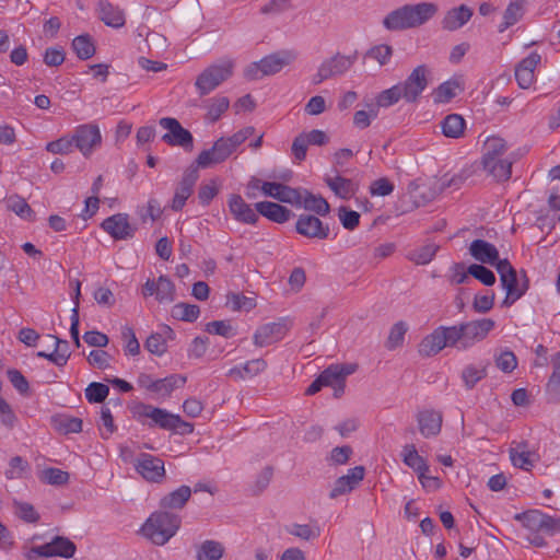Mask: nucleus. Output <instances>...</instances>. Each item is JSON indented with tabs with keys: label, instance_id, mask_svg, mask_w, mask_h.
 Here are the masks:
<instances>
[{
	"label": "nucleus",
	"instance_id": "obj_28",
	"mask_svg": "<svg viewBox=\"0 0 560 560\" xmlns=\"http://www.w3.org/2000/svg\"><path fill=\"white\" fill-rule=\"evenodd\" d=\"M482 168L488 175L492 176L494 180L501 183L506 182L512 175L513 160L509 158H498L489 161H481Z\"/></svg>",
	"mask_w": 560,
	"mask_h": 560
},
{
	"label": "nucleus",
	"instance_id": "obj_18",
	"mask_svg": "<svg viewBox=\"0 0 560 560\" xmlns=\"http://www.w3.org/2000/svg\"><path fill=\"white\" fill-rule=\"evenodd\" d=\"M141 293L144 298L154 295L160 303H172L176 298L175 285L166 276H160L158 280L148 279Z\"/></svg>",
	"mask_w": 560,
	"mask_h": 560
},
{
	"label": "nucleus",
	"instance_id": "obj_48",
	"mask_svg": "<svg viewBox=\"0 0 560 560\" xmlns=\"http://www.w3.org/2000/svg\"><path fill=\"white\" fill-rule=\"evenodd\" d=\"M439 246L427 244L409 253L408 258L417 265H427L435 256Z\"/></svg>",
	"mask_w": 560,
	"mask_h": 560
},
{
	"label": "nucleus",
	"instance_id": "obj_10",
	"mask_svg": "<svg viewBox=\"0 0 560 560\" xmlns=\"http://www.w3.org/2000/svg\"><path fill=\"white\" fill-rule=\"evenodd\" d=\"M159 125L167 130V132L162 136L163 142L171 147H180L187 152L192 151L194 137L176 118L163 117L159 120Z\"/></svg>",
	"mask_w": 560,
	"mask_h": 560
},
{
	"label": "nucleus",
	"instance_id": "obj_35",
	"mask_svg": "<svg viewBox=\"0 0 560 560\" xmlns=\"http://www.w3.org/2000/svg\"><path fill=\"white\" fill-rule=\"evenodd\" d=\"M466 122L458 114H450L441 121L442 133L447 138L457 139L464 135Z\"/></svg>",
	"mask_w": 560,
	"mask_h": 560
},
{
	"label": "nucleus",
	"instance_id": "obj_25",
	"mask_svg": "<svg viewBox=\"0 0 560 560\" xmlns=\"http://www.w3.org/2000/svg\"><path fill=\"white\" fill-rule=\"evenodd\" d=\"M469 253L477 261L491 265L495 268L502 260L499 258L498 248L485 240L478 238L472 241L469 246Z\"/></svg>",
	"mask_w": 560,
	"mask_h": 560
},
{
	"label": "nucleus",
	"instance_id": "obj_63",
	"mask_svg": "<svg viewBox=\"0 0 560 560\" xmlns=\"http://www.w3.org/2000/svg\"><path fill=\"white\" fill-rule=\"evenodd\" d=\"M272 467L266 466L265 468H262V470L257 475L256 480L252 486V492L256 495L264 492L268 488L272 479Z\"/></svg>",
	"mask_w": 560,
	"mask_h": 560
},
{
	"label": "nucleus",
	"instance_id": "obj_11",
	"mask_svg": "<svg viewBox=\"0 0 560 560\" xmlns=\"http://www.w3.org/2000/svg\"><path fill=\"white\" fill-rule=\"evenodd\" d=\"M292 327V320L289 317H281L277 322L267 323L259 326L253 341L257 347H266L281 340Z\"/></svg>",
	"mask_w": 560,
	"mask_h": 560
},
{
	"label": "nucleus",
	"instance_id": "obj_24",
	"mask_svg": "<svg viewBox=\"0 0 560 560\" xmlns=\"http://www.w3.org/2000/svg\"><path fill=\"white\" fill-rule=\"evenodd\" d=\"M417 421L420 433L429 439L436 436L441 432L443 416L440 411L425 409L417 415Z\"/></svg>",
	"mask_w": 560,
	"mask_h": 560
},
{
	"label": "nucleus",
	"instance_id": "obj_39",
	"mask_svg": "<svg viewBox=\"0 0 560 560\" xmlns=\"http://www.w3.org/2000/svg\"><path fill=\"white\" fill-rule=\"evenodd\" d=\"M510 458L512 464L521 469L530 470L534 466V453L526 450L525 444H520L515 448L510 450Z\"/></svg>",
	"mask_w": 560,
	"mask_h": 560
},
{
	"label": "nucleus",
	"instance_id": "obj_56",
	"mask_svg": "<svg viewBox=\"0 0 560 560\" xmlns=\"http://www.w3.org/2000/svg\"><path fill=\"white\" fill-rule=\"evenodd\" d=\"M74 149V142L71 136L61 137L55 141H50L46 145V150L54 154H68Z\"/></svg>",
	"mask_w": 560,
	"mask_h": 560
},
{
	"label": "nucleus",
	"instance_id": "obj_55",
	"mask_svg": "<svg viewBox=\"0 0 560 560\" xmlns=\"http://www.w3.org/2000/svg\"><path fill=\"white\" fill-rule=\"evenodd\" d=\"M392 56L393 48L385 44L373 46L365 54V57L376 60L380 66L387 65Z\"/></svg>",
	"mask_w": 560,
	"mask_h": 560
},
{
	"label": "nucleus",
	"instance_id": "obj_36",
	"mask_svg": "<svg viewBox=\"0 0 560 560\" xmlns=\"http://www.w3.org/2000/svg\"><path fill=\"white\" fill-rule=\"evenodd\" d=\"M302 190V206L305 210L313 211L318 215H326L329 213L330 207L325 198L315 196L306 189Z\"/></svg>",
	"mask_w": 560,
	"mask_h": 560
},
{
	"label": "nucleus",
	"instance_id": "obj_62",
	"mask_svg": "<svg viewBox=\"0 0 560 560\" xmlns=\"http://www.w3.org/2000/svg\"><path fill=\"white\" fill-rule=\"evenodd\" d=\"M8 378L12 386L21 394L28 395L30 393V384L25 376L15 369H9L7 371Z\"/></svg>",
	"mask_w": 560,
	"mask_h": 560
},
{
	"label": "nucleus",
	"instance_id": "obj_57",
	"mask_svg": "<svg viewBox=\"0 0 560 560\" xmlns=\"http://www.w3.org/2000/svg\"><path fill=\"white\" fill-rule=\"evenodd\" d=\"M14 512L18 517L26 523H36L39 520V514L35 508L27 502L14 501Z\"/></svg>",
	"mask_w": 560,
	"mask_h": 560
},
{
	"label": "nucleus",
	"instance_id": "obj_29",
	"mask_svg": "<svg viewBox=\"0 0 560 560\" xmlns=\"http://www.w3.org/2000/svg\"><path fill=\"white\" fill-rule=\"evenodd\" d=\"M256 211L268 220L276 223H284L292 215V211L279 203L260 201L255 205Z\"/></svg>",
	"mask_w": 560,
	"mask_h": 560
},
{
	"label": "nucleus",
	"instance_id": "obj_14",
	"mask_svg": "<svg viewBox=\"0 0 560 560\" xmlns=\"http://www.w3.org/2000/svg\"><path fill=\"white\" fill-rule=\"evenodd\" d=\"M355 370L357 364H331L319 376L325 386L334 389V397L339 398L345 393L347 376L353 374Z\"/></svg>",
	"mask_w": 560,
	"mask_h": 560
},
{
	"label": "nucleus",
	"instance_id": "obj_19",
	"mask_svg": "<svg viewBox=\"0 0 560 560\" xmlns=\"http://www.w3.org/2000/svg\"><path fill=\"white\" fill-rule=\"evenodd\" d=\"M261 191L264 195L281 202L290 203L298 208L302 206L301 188H292L276 182H265L261 186Z\"/></svg>",
	"mask_w": 560,
	"mask_h": 560
},
{
	"label": "nucleus",
	"instance_id": "obj_9",
	"mask_svg": "<svg viewBox=\"0 0 560 560\" xmlns=\"http://www.w3.org/2000/svg\"><path fill=\"white\" fill-rule=\"evenodd\" d=\"M355 61V54L351 56H345L339 52L330 58L323 60L317 69V72L312 78L313 84H319L325 80L345 74L351 69Z\"/></svg>",
	"mask_w": 560,
	"mask_h": 560
},
{
	"label": "nucleus",
	"instance_id": "obj_40",
	"mask_svg": "<svg viewBox=\"0 0 560 560\" xmlns=\"http://www.w3.org/2000/svg\"><path fill=\"white\" fill-rule=\"evenodd\" d=\"M508 150L506 142L500 137L488 138L485 142L483 154L481 161H491L498 158H505L504 154Z\"/></svg>",
	"mask_w": 560,
	"mask_h": 560
},
{
	"label": "nucleus",
	"instance_id": "obj_46",
	"mask_svg": "<svg viewBox=\"0 0 560 560\" xmlns=\"http://www.w3.org/2000/svg\"><path fill=\"white\" fill-rule=\"evenodd\" d=\"M230 100L226 96H215L209 100L207 118L211 122L220 119L223 113L229 109Z\"/></svg>",
	"mask_w": 560,
	"mask_h": 560
},
{
	"label": "nucleus",
	"instance_id": "obj_4",
	"mask_svg": "<svg viewBox=\"0 0 560 560\" xmlns=\"http://www.w3.org/2000/svg\"><path fill=\"white\" fill-rule=\"evenodd\" d=\"M177 514L159 511L152 513L141 527L142 535L156 546L165 545L180 527Z\"/></svg>",
	"mask_w": 560,
	"mask_h": 560
},
{
	"label": "nucleus",
	"instance_id": "obj_30",
	"mask_svg": "<svg viewBox=\"0 0 560 560\" xmlns=\"http://www.w3.org/2000/svg\"><path fill=\"white\" fill-rule=\"evenodd\" d=\"M173 337H174L173 329L170 326L164 325L162 327L161 332H153L147 338V340L144 342V348L150 353L161 357L167 350L166 338H173Z\"/></svg>",
	"mask_w": 560,
	"mask_h": 560
},
{
	"label": "nucleus",
	"instance_id": "obj_32",
	"mask_svg": "<svg viewBox=\"0 0 560 560\" xmlns=\"http://www.w3.org/2000/svg\"><path fill=\"white\" fill-rule=\"evenodd\" d=\"M325 183L341 199H350L357 192V185L349 178L342 176L326 177Z\"/></svg>",
	"mask_w": 560,
	"mask_h": 560
},
{
	"label": "nucleus",
	"instance_id": "obj_15",
	"mask_svg": "<svg viewBox=\"0 0 560 560\" xmlns=\"http://www.w3.org/2000/svg\"><path fill=\"white\" fill-rule=\"evenodd\" d=\"M101 226L116 241L131 240L137 232V226L129 222L127 213L113 214L106 218Z\"/></svg>",
	"mask_w": 560,
	"mask_h": 560
},
{
	"label": "nucleus",
	"instance_id": "obj_8",
	"mask_svg": "<svg viewBox=\"0 0 560 560\" xmlns=\"http://www.w3.org/2000/svg\"><path fill=\"white\" fill-rule=\"evenodd\" d=\"M77 551L75 544L65 536H55L49 542L25 549L24 557L27 560H36L39 557L72 558Z\"/></svg>",
	"mask_w": 560,
	"mask_h": 560
},
{
	"label": "nucleus",
	"instance_id": "obj_42",
	"mask_svg": "<svg viewBox=\"0 0 560 560\" xmlns=\"http://www.w3.org/2000/svg\"><path fill=\"white\" fill-rule=\"evenodd\" d=\"M487 376V365L476 366L475 364L466 365L462 371V381L466 389H472L477 383Z\"/></svg>",
	"mask_w": 560,
	"mask_h": 560
},
{
	"label": "nucleus",
	"instance_id": "obj_16",
	"mask_svg": "<svg viewBox=\"0 0 560 560\" xmlns=\"http://www.w3.org/2000/svg\"><path fill=\"white\" fill-rule=\"evenodd\" d=\"M198 170L199 167L195 163H192L185 170L183 178L177 185L174 197L172 199V210H182L186 203V200L191 196L195 184L199 178Z\"/></svg>",
	"mask_w": 560,
	"mask_h": 560
},
{
	"label": "nucleus",
	"instance_id": "obj_52",
	"mask_svg": "<svg viewBox=\"0 0 560 560\" xmlns=\"http://www.w3.org/2000/svg\"><path fill=\"white\" fill-rule=\"evenodd\" d=\"M408 330V326L404 322L396 323L389 331L387 341H386V348L388 350H394L398 347H400L404 342L405 335Z\"/></svg>",
	"mask_w": 560,
	"mask_h": 560
},
{
	"label": "nucleus",
	"instance_id": "obj_5",
	"mask_svg": "<svg viewBox=\"0 0 560 560\" xmlns=\"http://www.w3.org/2000/svg\"><path fill=\"white\" fill-rule=\"evenodd\" d=\"M296 58L298 54L292 49L278 50L265 56L259 61L247 65L244 69V77L249 81H256L267 75H273L291 65Z\"/></svg>",
	"mask_w": 560,
	"mask_h": 560
},
{
	"label": "nucleus",
	"instance_id": "obj_64",
	"mask_svg": "<svg viewBox=\"0 0 560 560\" xmlns=\"http://www.w3.org/2000/svg\"><path fill=\"white\" fill-rule=\"evenodd\" d=\"M547 392L553 397L560 396V353L559 360L553 364V371L547 383Z\"/></svg>",
	"mask_w": 560,
	"mask_h": 560
},
{
	"label": "nucleus",
	"instance_id": "obj_26",
	"mask_svg": "<svg viewBox=\"0 0 560 560\" xmlns=\"http://www.w3.org/2000/svg\"><path fill=\"white\" fill-rule=\"evenodd\" d=\"M98 18L107 26L120 28L125 25V13L117 5H114L108 0L97 1Z\"/></svg>",
	"mask_w": 560,
	"mask_h": 560
},
{
	"label": "nucleus",
	"instance_id": "obj_51",
	"mask_svg": "<svg viewBox=\"0 0 560 560\" xmlns=\"http://www.w3.org/2000/svg\"><path fill=\"white\" fill-rule=\"evenodd\" d=\"M69 474L59 468L49 467L42 471L40 480L47 485L63 486L69 481Z\"/></svg>",
	"mask_w": 560,
	"mask_h": 560
},
{
	"label": "nucleus",
	"instance_id": "obj_17",
	"mask_svg": "<svg viewBox=\"0 0 560 560\" xmlns=\"http://www.w3.org/2000/svg\"><path fill=\"white\" fill-rule=\"evenodd\" d=\"M233 152L235 151L225 140V137H221L210 149L203 150L198 154L195 164L199 168H208L213 164L223 163L232 155Z\"/></svg>",
	"mask_w": 560,
	"mask_h": 560
},
{
	"label": "nucleus",
	"instance_id": "obj_7",
	"mask_svg": "<svg viewBox=\"0 0 560 560\" xmlns=\"http://www.w3.org/2000/svg\"><path fill=\"white\" fill-rule=\"evenodd\" d=\"M234 61L223 59L205 68L196 78L195 88L199 96H206L233 75Z\"/></svg>",
	"mask_w": 560,
	"mask_h": 560
},
{
	"label": "nucleus",
	"instance_id": "obj_3",
	"mask_svg": "<svg viewBox=\"0 0 560 560\" xmlns=\"http://www.w3.org/2000/svg\"><path fill=\"white\" fill-rule=\"evenodd\" d=\"M136 413L139 421L149 428H160L179 434H190L194 431V425L184 421L180 416L152 405L140 404Z\"/></svg>",
	"mask_w": 560,
	"mask_h": 560
},
{
	"label": "nucleus",
	"instance_id": "obj_50",
	"mask_svg": "<svg viewBox=\"0 0 560 560\" xmlns=\"http://www.w3.org/2000/svg\"><path fill=\"white\" fill-rule=\"evenodd\" d=\"M404 98V95L400 90V85L395 84L392 88L382 91L376 96V106L377 107H389L399 102V100Z\"/></svg>",
	"mask_w": 560,
	"mask_h": 560
},
{
	"label": "nucleus",
	"instance_id": "obj_38",
	"mask_svg": "<svg viewBox=\"0 0 560 560\" xmlns=\"http://www.w3.org/2000/svg\"><path fill=\"white\" fill-rule=\"evenodd\" d=\"M72 49L81 60L92 58L96 51L93 38L89 34H82L73 38Z\"/></svg>",
	"mask_w": 560,
	"mask_h": 560
},
{
	"label": "nucleus",
	"instance_id": "obj_61",
	"mask_svg": "<svg viewBox=\"0 0 560 560\" xmlns=\"http://www.w3.org/2000/svg\"><path fill=\"white\" fill-rule=\"evenodd\" d=\"M206 331L222 336L224 338H231L235 336V330L229 320H213L206 325Z\"/></svg>",
	"mask_w": 560,
	"mask_h": 560
},
{
	"label": "nucleus",
	"instance_id": "obj_34",
	"mask_svg": "<svg viewBox=\"0 0 560 560\" xmlns=\"http://www.w3.org/2000/svg\"><path fill=\"white\" fill-rule=\"evenodd\" d=\"M224 551V546L220 541L208 539L197 547L196 560H220Z\"/></svg>",
	"mask_w": 560,
	"mask_h": 560
},
{
	"label": "nucleus",
	"instance_id": "obj_49",
	"mask_svg": "<svg viewBox=\"0 0 560 560\" xmlns=\"http://www.w3.org/2000/svg\"><path fill=\"white\" fill-rule=\"evenodd\" d=\"M109 394V387L103 383L92 382L85 388V398L91 404L103 402Z\"/></svg>",
	"mask_w": 560,
	"mask_h": 560
},
{
	"label": "nucleus",
	"instance_id": "obj_2",
	"mask_svg": "<svg viewBox=\"0 0 560 560\" xmlns=\"http://www.w3.org/2000/svg\"><path fill=\"white\" fill-rule=\"evenodd\" d=\"M438 11V5L432 2L405 4L390 11L384 18L383 26L388 31H404L420 27L430 21Z\"/></svg>",
	"mask_w": 560,
	"mask_h": 560
},
{
	"label": "nucleus",
	"instance_id": "obj_1",
	"mask_svg": "<svg viewBox=\"0 0 560 560\" xmlns=\"http://www.w3.org/2000/svg\"><path fill=\"white\" fill-rule=\"evenodd\" d=\"M495 327L491 318H480L453 326H439L419 343L418 352L423 358L438 354L444 348L466 351L487 338Z\"/></svg>",
	"mask_w": 560,
	"mask_h": 560
},
{
	"label": "nucleus",
	"instance_id": "obj_33",
	"mask_svg": "<svg viewBox=\"0 0 560 560\" xmlns=\"http://www.w3.org/2000/svg\"><path fill=\"white\" fill-rule=\"evenodd\" d=\"M524 4L525 0H514L509 3L503 13V21L498 26V31L500 33H503L522 19V16L524 15Z\"/></svg>",
	"mask_w": 560,
	"mask_h": 560
},
{
	"label": "nucleus",
	"instance_id": "obj_41",
	"mask_svg": "<svg viewBox=\"0 0 560 560\" xmlns=\"http://www.w3.org/2000/svg\"><path fill=\"white\" fill-rule=\"evenodd\" d=\"M200 308L196 304L179 302L172 307L171 315L177 320L194 323L198 319Z\"/></svg>",
	"mask_w": 560,
	"mask_h": 560
},
{
	"label": "nucleus",
	"instance_id": "obj_6",
	"mask_svg": "<svg viewBox=\"0 0 560 560\" xmlns=\"http://www.w3.org/2000/svg\"><path fill=\"white\" fill-rule=\"evenodd\" d=\"M497 271L500 276L501 285L506 291L502 306L510 307L527 292L529 279L524 270L518 276L506 258L498 264Z\"/></svg>",
	"mask_w": 560,
	"mask_h": 560
},
{
	"label": "nucleus",
	"instance_id": "obj_20",
	"mask_svg": "<svg viewBox=\"0 0 560 560\" xmlns=\"http://www.w3.org/2000/svg\"><path fill=\"white\" fill-rule=\"evenodd\" d=\"M135 468L145 480L160 482L164 475V462L151 454L142 453L136 459Z\"/></svg>",
	"mask_w": 560,
	"mask_h": 560
},
{
	"label": "nucleus",
	"instance_id": "obj_21",
	"mask_svg": "<svg viewBox=\"0 0 560 560\" xmlns=\"http://www.w3.org/2000/svg\"><path fill=\"white\" fill-rule=\"evenodd\" d=\"M295 230L305 237L317 240H326L330 232L328 224L311 214H301L295 223Z\"/></svg>",
	"mask_w": 560,
	"mask_h": 560
},
{
	"label": "nucleus",
	"instance_id": "obj_59",
	"mask_svg": "<svg viewBox=\"0 0 560 560\" xmlns=\"http://www.w3.org/2000/svg\"><path fill=\"white\" fill-rule=\"evenodd\" d=\"M287 532L304 540H310L319 536V528L308 524H292L287 527Z\"/></svg>",
	"mask_w": 560,
	"mask_h": 560
},
{
	"label": "nucleus",
	"instance_id": "obj_12",
	"mask_svg": "<svg viewBox=\"0 0 560 560\" xmlns=\"http://www.w3.org/2000/svg\"><path fill=\"white\" fill-rule=\"evenodd\" d=\"M429 69L425 65L416 67L412 72L407 77L404 82L398 83L400 85L404 100L407 103H416L422 92L427 89Z\"/></svg>",
	"mask_w": 560,
	"mask_h": 560
},
{
	"label": "nucleus",
	"instance_id": "obj_22",
	"mask_svg": "<svg viewBox=\"0 0 560 560\" xmlns=\"http://www.w3.org/2000/svg\"><path fill=\"white\" fill-rule=\"evenodd\" d=\"M401 457L405 465L413 469L418 474V478L423 487H427L425 480L438 481L436 477L427 476L429 466L425 459L418 454L413 444H406L401 451Z\"/></svg>",
	"mask_w": 560,
	"mask_h": 560
},
{
	"label": "nucleus",
	"instance_id": "obj_27",
	"mask_svg": "<svg viewBox=\"0 0 560 560\" xmlns=\"http://www.w3.org/2000/svg\"><path fill=\"white\" fill-rule=\"evenodd\" d=\"M472 10L466 4L448 10L441 24L446 31L453 32L463 27L472 16Z\"/></svg>",
	"mask_w": 560,
	"mask_h": 560
},
{
	"label": "nucleus",
	"instance_id": "obj_45",
	"mask_svg": "<svg viewBox=\"0 0 560 560\" xmlns=\"http://www.w3.org/2000/svg\"><path fill=\"white\" fill-rule=\"evenodd\" d=\"M136 213L140 218V220L145 223L148 220L155 221L158 220L162 213V207L158 199L150 198L145 206L137 207Z\"/></svg>",
	"mask_w": 560,
	"mask_h": 560
},
{
	"label": "nucleus",
	"instance_id": "obj_23",
	"mask_svg": "<svg viewBox=\"0 0 560 560\" xmlns=\"http://www.w3.org/2000/svg\"><path fill=\"white\" fill-rule=\"evenodd\" d=\"M228 206L234 219L245 224H255L258 221V212L253 209L242 196L232 194L229 197Z\"/></svg>",
	"mask_w": 560,
	"mask_h": 560
},
{
	"label": "nucleus",
	"instance_id": "obj_43",
	"mask_svg": "<svg viewBox=\"0 0 560 560\" xmlns=\"http://www.w3.org/2000/svg\"><path fill=\"white\" fill-rule=\"evenodd\" d=\"M516 520L523 523V526L533 533L542 532L544 513L539 510H529L521 514H516Z\"/></svg>",
	"mask_w": 560,
	"mask_h": 560
},
{
	"label": "nucleus",
	"instance_id": "obj_54",
	"mask_svg": "<svg viewBox=\"0 0 560 560\" xmlns=\"http://www.w3.org/2000/svg\"><path fill=\"white\" fill-rule=\"evenodd\" d=\"M468 273L487 287L495 283L494 273L481 264H472L468 267Z\"/></svg>",
	"mask_w": 560,
	"mask_h": 560
},
{
	"label": "nucleus",
	"instance_id": "obj_58",
	"mask_svg": "<svg viewBox=\"0 0 560 560\" xmlns=\"http://www.w3.org/2000/svg\"><path fill=\"white\" fill-rule=\"evenodd\" d=\"M457 82L446 81L441 83L434 91V101L438 103H447L456 96Z\"/></svg>",
	"mask_w": 560,
	"mask_h": 560
},
{
	"label": "nucleus",
	"instance_id": "obj_60",
	"mask_svg": "<svg viewBox=\"0 0 560 560\" xmlns=\"http://www.w3.org/2000/svg\"><path fill=\"white\" fill-rule=\"evenodd\" d=\"M228 306L233 311H250L256 306L255 299L245 296L243 294L228 295Z\"/></svg>",
	"mask_w": 560,
	"mask_h": 560
},
{
	"label": "nucleus",
	"instance_id": "obj_13",
	"mask_svg": "<svg viewBox=\"0 0 560 560\" xmlns=\"http://www.w3.org/2000/svg\"><path fill=\"white\" fill-rule=\"evenodd\" d=\"M72 139L74 148H77L85 158L90 156L102 143L100 128L94 124L78 126L72 133Z\"/></svg>",
	"mask_w": 560,
	"mask_h": 560
},
{
	"label": "nucleus",
	"instance_id": "obj_53",
	"mask_svg": "<svg viewBox=\"0 0 560 560\" xmlns=\"http://www.w3.org/2000/svg\"><path fill=\"white\" fill-rule=\"evenodd\" d=\"M30 469V464L21 456H14L9 462V468L5 470V477L8 479H20L23 478L26 471Z\"/></svg>",
	"mask_w": 560,
	"mask_h": 560
},
{
	"label": "nucleus",
	"instance_id": "obj_37",
	"mask_svg": "<svg viewBox=\"0 0 560 560\" xmlns=\"http://www.w3.org/2000/svg\"><path fill=\"white\" fill-rule=\"evenodd\" d=\"M185 383V376L179 374H172L164 378L155 380V385H152L153 393H156L164 397L170 396L175 388L184 386Z\"/></svg>",
	"mask_w": 560,
	"mask_h": 560
},
{
	"label": "nucleus",
	"instance_id": "obj_47",
	"mask_svg": "<svg viewBox=\"0 0 560 560\" xmlns=\"http://www.w3.org/2000/svg\"><path fill=\"white\" fill-rule=\"evenodd\" d=\"M47 337L50 338L54 342V351L52 352L56 355V358H54L55 364L57 366L66 365L71 355V352L69 349V342L67 340L60 339L54 335H48Z\"/></svg>",
	"mask_w": 560,
	"mask_h": 560
},
{
	"label": "nucleus",
	"instance_id": "obj_31",
	"mask_svg": "<svg viewBox=\"0 0 560 560\" xmlns=\"http://www.w3.org/2000/svg\"><path fill=\"white\" fill-rule=\"evenodd\" d=\"M190 495L191 489L188 486H180L164 495L160 501V506L164 510H180L185 506Z\"/></svg>",
	"mask_w": 560,
	"mask_h": 560
},
{
	"label": "nucleus",
	"instance_id": "obj_44",
	"mask_svg": "<svg viewBox=\"0 0 560 560\" xmlns=\"http://www.w3.org/2000/svg\"><path fill=\"white\" fill-rule=\"evenodd\" d=\"M5 206L8 210L14 212L16 215H19L22 219H28L32 220L34 215V211L30 207V205L26 202L24 198H22L19 195H11L5 198Z\"/></svg>",
	"mask_w": 560,
	"mask_h": 560
}]
</instances>
